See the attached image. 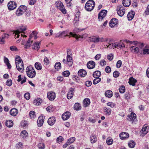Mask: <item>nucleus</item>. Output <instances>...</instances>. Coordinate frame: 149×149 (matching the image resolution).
Here are the masks:
<instances>
[{
	"label": "nucleus",
	"mask_w": 149,
	"mask_h": 149,
	"mask_svg": "<svg viewBox=\"0 0 149 149\" xmlns=\"http://www.w3.org/2000/svg\"><path fill=\"white\" fill-rule=\"evenodd\" d=\"M108 44L109 45H104L105 48H109L111 49L113 47H115L121 49H123L125 47L124 44L121 41H120L119 42H116L112 44H110V43L109 42Z\"/></svg>",
	"instance_id": "nucleus-1"
},
{
	"label": "nucleus",
	"mask_w": 149,
	"mask_h": 149,
	"mask_svg": "<svg viewBox=\"0 0 149 149\" xmlns=\"http://www.w3.org/2000/svg\"><path fill=\"white\" fill-rule=\"evenodd\" d=\"M16 65L17 70L20 72H22L24 70L23 62L20 57L17 56L15 58Z\"/></svg>",
	"instance_id": "nucleus-2"
},
{
	"label": "nucleus",
	"mask_w": 149,
	"mask_h": 149,
	"mask_svg": "<svg viewBox=\"0 0 149 149\" xmlns=\"http://www.w3.org/2000/svg\"><path fill=\"white\" fill-rule=\"evenodd\" d=\"M26 72L27 76L33 78L36 75V73L33 68L31 65L28 66L26 69Z\"/></svg>",
	"instance_id": "nucleus-3"
},
{
	"label": "nucleus",
	"mask_w": 149,
	"mask_h": 149,
	"mask_svg": "<svg viewBox=\"0 0 149 149\" xmlns=\"http://www.w3.org/2000/svg\"><path fill=\"white\" fill-rule=\"evenodd\" d=\"M95 3L94 1L92 0L88 1L85 4V8L86 10L88 11H91L94 8Z\"/></svg>",
	"instance_id": "nucleus-4"
},
{
	"label": "nucleus",
	"mask_w": 149,
	"mask_h": 149,
	"mask_svg": "<svg viewBox=\"0 0 149 149\" xmlns=\"http://www.w3.org/2000/svg\"><path fill=\"white\" fill-rule=\"evenodd\" d=\"M27 10L26 7L24 5L20 6L17 9L16 15L18 16L22 15Z\"/></svg>",
	"instance_id": "nucleus-5"
},
{
	"label": "nucleus",
	"mask_w": 149,
	"mask_h": 149,
	"mask_svg": "<svg viewBox=\"0 0 149 149\" xmlns=\"http://www.w3.org/2000/svg\"><path fill=\"white\" fill-rule=\"evenodd\" d=\"M55 4L56 7L61 11L63 13L65 14L66 13V10L62 2L60 1H57L56 2Z\"/></svg>",
	"instance_id": "nucleus-6"
},
{
	"label": "nucleus",
	"mask_w": 149,
	"mask_h": 149,
	"mask_svg": "<svg viewBox=\"0 0 149 149\" xmlns=\"http://www.w3.org/2000/svg\"><path fill=\"white\" fill-rule=\"evenodd\" d=\"M117 13L118 15L122 17L125 13V9L124 7L121 5H119L117 8Z\"/></svg>",
	"instance_id": "nucleus-7"
},
{
	"label": "nucleus",
	"mask_w": 149,
	"mask_h": 149,
	"mask_svg": "<svg viewBox=\"0 0 149 149\" xmlns=\"http://www.w3.org/2000/svg\"><path fill=\"white\" fill-rule=\"evenodd\" d=\"M107 11L106 10H102L99 14L98 18L99 21H101L106 16L107 13Z\"/></svg>",
	"instance_id": "nucleus-8"
},
{
	"label": "nucleus",
	"mask_w": 149,
	"mask_h": 149,
	"mask_svg": "<svg viewBox=\"0 0 149 149\" xmlns=\"http://www.w3.org/2000/svg\"><path fill=\"white\" fill-rule=\"evenodd\" d=\"M127 116L128 117L127 118L128 121L131 122L132 123H133L134 122L136 121V115L135 113H132L130 115H128Z\"/></svg>",
	"instance_id": "nucleus-9"
},
{
	"label": "nucleus",
	"mask_w": 149,
	"mask_h": 149,
	"mask_svg": "<svg viewBox=\"0 0 149 149\" xmlns=\"http://www.w3.org/2000/svg\"><path fill=\"white\" fill-rule=\"evenodd\" d=\"M17 5L16 3L13 1H10L8 3V8L10 10L15 9L17 7Z\"/></svg>",
	"instance_id": "nucleus-10"
},
{
	"label": "nucleus",
	"mask_w": 149,
	"mask_h": 149,
	"mask_svg": "<svg viewBox=\"0 0 149 149\" xmlns=\"http://www.w3.org/2000/svg\"><path fill=\"white\" fill-rule=\"evenodd\" d=\"M148 131V127L146 126H144L142 130L140 132V135L141 136H143L146 135Z\"/></svg>",
	"instance_id": "nucleus-11"
},
{
	"label": "nucleus",
	"mask_w": 149,
	"mask_h": 149,
	"mask_svg": "<svg viewBox=\"0 0 149 149\" xmlns=\"http://www.w3.org/2000/svg\"><path fill=\"white\" fill-rule=\"evenodd\" d=\"M48 98L51 101L53 100L56 97V94L54 92L51 91L47 93Z\"/></svg>",
	"instance_id": "nucleus-12"
},
{
	"label": "nucleus",
	"mask_w": 149,
	"mask_h": 149,
	"mask_svg": "<svg viewBox=\"0 0 149 149\" xmlns=\"http://www.w3.org/2000/svg\"><path fill=\"white\" fill-rule=\"evenodd\" d=\"M33 42V40L29 38L28 40L27 41L25 44L24 43L22 42V45H24V47L25 49H28L30 47L32 43Z\"/></svg>",
	"instance_id": "nucleus-13"
},
{
	"label": "nucleus",
	"mask_w": 149,
	"mask_h": 149,
	"mask_svg": "<svg viewBox=\"0 0 149 149\" xmlns=\"http://www.w3.org/2000/svg\"><path fill=\"white\" fill-rule=\"evenodd\" d=\"M68 31H63L62 32H59L56 36V37H65L66 36H68Z\"/></svg>",
	"instance_id": "nucleus-14"
},
{
	"label": "nucleus",
	"mask_w": 149,
	"mask_h": 149,
	"mask_svg": "<svg viewBox=\"0 0 149 149\" xmlns=\"http://www.w3.org/2000/svg\"><path fill=\"white\" fill-rule=\"evenodd\" d=\"M118 23V20L117 19L115 18H113L110 22L109 26L113 28Z\"/></svg>",
	"instance_id": "nucleus-15"
},
{
	"label": "nucleus",
	"mask_w": 149,
	"mask_h": 149,
	"mask_svg": "<svg viewBox=\"0 0 149 149\" xmlns=\"http://www.w3.org/2000/svg\"><path fill=\"white\" fill-rule=\"evenodd\" d=\"M44 119V117L43 116H40L38 117L37 121L38 125V127H40L42 125Z\"/></svg>",
	"instance_id": "nucleus-16"
},
{
	"label": "nucleus",
	"mask_w": 149,
	"mask_h": 149,
	"mask_svg": "<svg viewBox=\"0 0 149 149\" xmlns=\"http://www.w3.org/2000/svg\"><path fill=\"white\" fill-rule=\"evenodd\" d=\"M42 102V100L40 98H37L35 99L33 102V104L36 106L40 105Z\"/></svg>",
	"instance_id": "nucleus-17"
},
{
	"label": "nucleus",
	"mask_w": 149,
	"mask_h": 149,
	"mask_svg": "<svg viewBox=\"0 0 149 149\" xmlns=\"http://www.w3.org/2000/svg\"><path fill=\"white\" fill-rule=\"evenodd\" d=\"M95 65V62L93 61H90L87 63V66L89 69L94 68Z\"/></svg>",
	"instance_id": "nucleus-18"
},
{
	"label": "nucleus",
	"mask_w": 149,
	"mask_h": 149,
	"mask_svg": "<svg viewBox=\"0 0 149 149\" xmlns=\"http://www.w3.org/2000/svg\"><path fill=\"white\" fill-rule=\"evenodd\" d=\"M72 56L68 54L67 56V64L69 66H72Z\"/></svg>",
	"instance_id": "nucleus-19"
},
{
	"label": "nucleus",
	"mask_w": 149,
	"mask_h": 149,
	"mask_svg": "<svg viewBox=\"0 0 149 149\" xmlns=\"http://www.w3.org/2000/svg\"><path fill=\"white\" fill-rule=\"evenodd\" d=\"M26 30V29L25 28L21 27L19 29H18L17 30H16L15 31V37H16L17 38H19V34L20 33L24 32V31H25Z\"/></svg>",
	"instance_id": "nucleus-20"
},
{
	"label": "nucleus",
	"mask_w": 149,
	"mask_h": 149,
	"mask_svg": "<svg viewBox=\"0 0 149 149\" xmlns=\"http://www.w3.org/2000/svg\"><path fill=\"white\" fill-rule=\"evenodd\" d=\"M70 112L66 111L63 113L62 116V118L64 120H66L68 119L70 116Z\"/></svg>",
	"instance_id": "nucleus-21"
},
{
	"label": "nucleus",
	"mask_w": 149,
	"mask_h": 149,
	"mask_svg": "<svg viewBox=\"0 0 149 149\" xmlns=\"http://www.w3.org/2000/svg\"><path fill=\"white\" fill-rule=\"evenodd\" d=\"M39 44L40 42H34L32 46V49L34 50L38 51L40 48Z\"/></svg>",
	"instance_id": "nucleus-22"
},
{
	"label": "nucleus",
	"mask_w": 149,
	"mask_h": 149,
	"mask_svg": "<svg viewBox=\"0 0 149 149\" xmlns=\"http://www.w3.org/2000/svg\"><path fill=\"white\" fill-rule=\"evenodd\" d=\"M78 75L81 77H84L86 75L87 72L84 69H80L78 72Z\"/></svg>",
	"instance_id": "nucleus-23"
},
{
	"label": "nucleus",
	"mask_w": 149,
	"mask_h": 149,
	"mask_svg": "<svg viewBox=\"0 0 149 149\" xmlns=\"http://www.w3.org/2000/svg\"><path fill=\"white\" fill-rule=\"evenodd\" d=\"M56 122V119L54 117H52L49 118L48 120V124L51 126L53 125Z\"/></svg>",
	"instance_id": "nucleus-24"
},
{
	"label": "nucleus",
	"mask_w": 149,
	"mask_h": 149,
	"mask_svg": "<svg viewBox=\"0 0 149 149\" xmlns=\"http://www.w3.org/2000/svg\"><path fill=\"white\" fill-rule=\"evenodd\" d=\"M119 136L121 139H124L128 138L129 134L127 133L123 132L120 134Z\"/></svg>",
	"instance_id": "nucleus-25"
},
{
	"label": "nucleus",
	"mask_w": 149,
	"mask_h": 149,
	"mask_svg": "<svg viewBox=\"0 0 149 149\" xmlns=\"http://www.w3.org/2000/svg\"><path fill=\"white\" fill-rule=\"evenodd\" d=\"M74 89L72 88H70L67 94V98L68 99H71L73 97L74 95Z\"/></svg>",
	"instance_id": "nucleus-26"
},
{
	"label": "nucleus",
	"mask_w": 149,
	"mask_h": 149,
	"mask_svg": "<svg viewBox=\"0 0 149 149\" xmlns=\"http://www.w3.org/2000/svg\"><path fill=\"white\" fill-rule=\"evenodd\" d=\"M90 141L92 143H96L97 141V138L96 136L92 134L90 137Z\"/></svg>",
	"instance_id": "nucleus-27"
},
{
	"label": "nucleus",
	"mask_w": 149,
	"mask_h": 149,
	"mask_svg": "<svg viewBox=\"0 0 149 149\" xmlns=\"http://www.w3.org/2000/svg\"><path fill=\"white\" fill-rule=\"evenodd\" d=\"M98 37H96L95 36H92L89 38V40L91 42H93L95 43L99 42Z\"/></svg>",
	"instance_id": "nucleus-28"
},
{
	"label": "nucleus",
	"mask_w": 149,
	"mask_h": 149,
	"mask_svg": "<svg viewBox=\"0 0 149 149\" xmlns=\"http://www.w3.org/2000/svg\"><path fill=\"white\" fill-rule=\"evenodd\" d=\"M135 13L134 11H131L129 12L127 15V17L128 20H132L134 16Z\"/></svg>",
	"instance_id": "nucleus-29"
},
{
	"label": "nucleus",
	"mask_w": 149,
	"mask_h": 149,
	"mask_svg": "<svg viewBox=\"0 0 149 149\" xmlns=\"http://www.w3.org/2000/svg\"><path fill=\"white\" fill-rule=\"evenodd\" d=\"M130 49L131 51L135 54H137L139 50L138 47L134 46L131 47Z\"/></svg>",
	"instance_id": "nucleus-30"
},
{
	"label": "nucleus",
	"mask_w": 149,
	"mask_h": 149,
	"mask_svg": "<svg viewBox=\"0 0 149 149\" xmlns=\"http://www.w3.org/2000/svg\"><path fill=\"white\" fill-rule=\"evenodd\" d=\"M90 103V101L88 98L85 99L83 101V106L86 107L88 106Z\"/></svg>",
	"instance_id": "nucleus-31"
},
{
	"label": "nucleus",
	"mask_w": 149,
	"mask_h": 149,
	"mask_svg": "<svg viewBox=\"0 0 149 149\" xmlns=\"http://www.w3.org/2000/svg\"><path fill=\"white\" fill-rule=\"evenodd\" d=\"M37 33L36 31H33L32 33L30 35L29 38L33 40V38H34V39H36L37 38Z\"/></svg>",
	"instance_id": "nucleus-32"
},
{
	"label": "nucleus",
	"mask_w": 149,
	"mask_h": 149,
	"mask_svg": "<svg viewBox=\"0 0 149 149\" xmlns=\"http://www.w3.org/2000/svg\"><path fill=\"white\" fill-rule=\"evenodd\" d=\"M10 114L13 116H15L18 113L17 110L15 108L12 109L10 111Z\"/></svg>",
	"instance_id": "nucleus-33"
},
{
	"label": "nucleus",
	"mask_w": 149,
	"mask_h": 149,
	"mask_svg": "<svg viewBox=\"0 0 149 149\" xmlns=\"http://www.w3.org/2000/svg\"><path fill=\"white\" fill-rule=\"evenodd\" d=\"M101 74V72L98 70L95 71L93 74V76L95 78H100Z\"/></svg>",
	"instance_id": "nucleus-34"
},
{
	"label": "nucleus",
	"mask_w": 149,
	"mask_h": 149,
	"mask_svg": "<svg viewBox=\"0 0 149 149\" xmlns=\"http://www.w3.org/2000/svg\"><path fill=\"white\" fill-rule=\"evenodd\" d=\"M6 126L9 127H12L13 125V123L12 120H6L5 123Z\"/></svg>",
	"instance_id": "nucleus-35"
},
{
	"label": "nucleus",
	"mask_w": 149,
	"mask_h": 149,
	"mask_svg": "<svg viewBox=\"0 0 149 149\" xmlns=\"http://www.w3.org/2000/svg\"><path fill=\"white\" fill-rule=\"evenodd\" d=\"M130 0H123V4L124 6L127 7L130 5Z\"/></svg>",
	"instance_id": "nucleus-36"
},
{
	"label": "nucleus",
	"mask_w": 149,
	"mask_h": 149,
	"mask_svg": "<svg viewBox=\"0 0 149 149\" xmlns=\"http://www.w3.org/2000/svg\"><path fill=\"white\" fill-rule=\"evenodd\" d=\"M137 81L133 78L130 79L129 83L130 85L134 86L135 85V83H136Z\"/></svg>",
	"instance_id": "nucleus-37"
},
{
	"label": "nucleus",
	"mask_w": 149,
	"mask_h": 149,
	"mask_svg": "<svg viewBox=\"0 0 149 149\" xmlns=\"http://www.w3.org/2000/svg\"><path fill=\"white\" fill-rule=\"evenodd\" d=\"M104 112L106 113V114L107 115H110L111 110V109L109 108L104 107Z\"/></svg>",
	"instance_id": "nucleus-38"
},
{
	"label": "nucleus",
	"mask_w": 149,
	"mask_h": 149,
	"mask_svg": "<svg viewBox=\"0 0 149 149\" xmlns=\"http://www.w3.org/2000/svg\"><path fill=\"white\" fill-rule=\"evenodd\" d=\"M28 134L26 130H23L21 132L20 136L23 138H25L28 136Z\"/></svg>",
	"instance_id": "nucleus-39"
},
{
	"label": "nucleus",
	"mask_w": 149,
	"mask_h": 149,
	"mask_svg": "<svg viewBox=\"0 0 149 149\" xmlns=\"http://www.w3.org/2000/svg\"><path fill=\"white\" fill-rule=\"evenodd\" d=\"M35 68L38 70H40L42 69V66L41 63L38 62H36L35 64Z\"/></svg>",
	"instance_id": "nucleus-40"
},
{
	"label": "nucleus",
	"mask_w": 149,
	"mask_h": 149,
	"mask_svg": "<svg viewBox=\"0 0 149 149\" xmlns=\"http://www.w3.org/2000/svg\"><path fill=\"white\" fill-rule=\"evenodd\" d=\"M81 107L80 104L78 103H76L74 105V108L75 110H81Z\"/></svg>",
	"instance_id": "nucleus-41"
},
{
	"label": "nucleus",
	"mask_w": 149,
	"mask_h": 149,
	"mask_svg": "<svg viewBox=\"0 0 149 149\" xmlns=\"http://www.w3.org/2000/svg\"><path fill=\"white\" fill-rule=\"evenodd\" d=\"M105 96L108 97H111L112 96V92L110 90H108L105 93Z\"/></svg>",
	"instance_id": "nucleus-42"
},
{
	"label": "nucleus",
	"mask_w": 149,
	"mask_h": 149,
	"mask_svg": "<svg viewBox=\"0 0 149 149\" xmlns=\"http://www.w3.org/2000/svg\"><path fill=\"white\" fill-rule=\"evenodd\" d=\"M113 140L111 137H109L107 139L106 143L109 145H110L113 143Z\"/></svg>",
	"instance_id": "nucleus-43"
},
{
	"label": "nucleus",
	"mask_w": 149,
	"mask_h": 149,
	"mask_svg": "<svg viewBox=\"0 0 149 149\" xmlns=\"http://www.w3.org/2000/svg\"><path fill=\"white\" fill-rule=\"evenodd\" d=\"M55 69L57 70L60 69L61 68V64L60 62L56 63L54 65Z\"/></svg>",
	"instance_id": "nucleus-44"
},
{
	"label": "nucleus",
	"mask_w": 149,
	"mask_h": 149,
	"mask_svg": "<svg viewBox=\"0 0 149 149\" xmlns=\"http://www.w3.org/2000/svg\"><path fill=\"white\" fill-rule=\"evenodd\" d=\"M35 113L34 111H31L30 112L29 115L31 119H34L36 117Z\"/></svg>",
	"instance_id": "nucleus-45"
},
{
	"label": "nucleus",
	"mask_w": 149,
	"mask_h": 149,
	"mask_svg": "<svg viewBox=\"0 0 149 149\" xmlns=\"http://www.w3.org/2000/svg\"><path fill=\"white\" fill-rule=\"evenodd\" d=\"M46 110L49 112H52L54 110V108L52 105H50L47 107L46 108Z\"/></svg>",
	"instance_id": "nucleus-46"
},
{
	"label": "nucleus",
	"mask_w": 149,
	"mask_h": 149,
	"mask_svg": "<svg viewBox=\"0 0 149 149\" xmlns=\"http://www.w3.org/2000/svg\"><path fill=\"white\" fill-rule=\"evenodd\" d=\"M125 87L123 85L121 86L119 88V92L121 93H124L125 91Z\"/></svg>",
	"instance_id": "nucleus-47"
},
{
	"label": "nucleus",
	"mask_w": 149,
	"mask_h": 149,
	"mask_svg": "<svg viewBox=\"0 0 149 149\" xmlns=\"http://www.w3.org/2000/svg\"><path fill=\"white\" fill-rule=\"evenodd\" d=\"M135 145L134 142L133 141H130L128 143V146L130 148H134Z\"/></svg>",
	"instance_id": "nucleus-48"
},
{
	"label": "nucleus",
	"mask_w": 149,
	"mask_h": 149,
	"mask_svg": "<svg viewBox=\"0 0 149 149\" xmlns=\"http://www.w3.org/2000/svg\"><path fill=\"white\" fill-rule=\"evenodd\" d=\"M101 79L100 78H95V79L93 81V83L95 85L100 81Z\"/></svg>",
	"instance_id": "nucleus-49"
},
{
	"label": "nucleus",
	"mask_w": 149,
	"mask_h": 149,
	"mask_svg": "<svg viewBox=\"0 0 149 149\" xmlns=\"http://www.w3.org/2000/svg\"><path fill=\"white\" fill-rule=\"evenodd\" d=\"M75 137H72L69 139L67 142H68V144H69L70 145L71 143L74 142L75 141Z\"/></svg>",
	"instance_id": "nucleus-50"
},
{
	"label": "nucleus",
	"mask_w": 149,
	"mask_h": 149,
	"mask_svg": "<svg viewBox=\"0 0 149 149\" xmlns=\"http://www.w3.org/2000/svg\"><path fill=\"white\" fill-rule=\"evenodd\" d=\"M98 40L99 42H107L108 40V39L107 38H104L103 37H102L101 38H100L98 37Z\"/></svg>",
	"instance_id": "nucleus-51"
},
{
	"label": "nucleus",
	"mask_w": 149,
	"mask_h": 149,
	"mask_svg": "<svg viewBox=\"0 0 149 149\" xmlns=\"http://www.w3.org/2000/svg\"><path fill=\"white\" fill-rule=\"evenodd\" d=\"M21 125L22 127H25L28 125V123L27 121H23L21 123Z\"/></svg>",
	"instance_id": "nucleus-52"
},
{
	"label": "nucleus",
	"mask_w": 149,
	"mask_h": 149,
	"mask_svg": "<svg viewBox=\"0 0 149 149\" xmlns=\"http://www.w3.org/2000/svg\"><path fill=\"white\" fill-rule=\"evenodd\" d=\"M62 74L64 76L67 77H68L70 75V72L66 70L64 71Z\"/></svg>",
	"instance_id": "nucleus-53"
},
{
	"label": "nucleus",
	"mask_w": 149,
	"mask_h": 149,
	"mask_svg": "<svg viewBox=\"0 0 149 149\" xmlns=\"http://www.w3.org/2000/svg\"><path fill=\"white\" fill-rule=\"evenodd\" d=\"M63 138L62 136H60L57 138L56 141L57 143H60L63 141Z\"/></svg>",
	"instance_id": "nucleus-54"
},
{
	"label": "nucleus",
	"mask_w": 149,
	"mask_h": 149,
	"mask_svg": "<svg viewBox=\"0 0 149 149\" xmlns=\"http://www.w3.org/2000/svg\"><path fill=\"white\" fill-rule=\"evenodd\" d=\"M24 97L27 100H29L30 97V94L29 93H27L24 95Z\"/></svg>",
	"instance_id": "nucleus-55"
},
{
	"label": "nucleus",
	"mask_w": 149,
	"mask_h": 149,
	"mask_svg": "<svg viewBox=\"0 0 149 149\" xmlns=\"http://www.w3.org/2000/svg\"><path fill=\"white\" fill-rule=\"evenodd\" d=\"M126 41L127 43H130L131 44H132L133 43L134 45H136L137 46H138V44L140 43H139L137 41H134L133 42H132L129 40H126Z\"/></svg>",
	"instance_id": "nucleus-56"
},
{
	"label": "nucleus",
	"mask_w": 149,
	"mask_h": 149,
	"mask_svg": "<svg viewBox=\"0 0 149 149\" xmlns=\"http://www.w3.org/2000/svg\"><path fill=\"white\" fill-rule=\"evenodd\" d=\"M44 64L46 65H47L49 64V61L47 58L46 57L45 58L44 60Z\"/></svg>",
	"instance_id": "nucleus-57"
},
{
	"label": "nucleus",
	"mask_w": 149,
	"mask_h": 149,
	"mask_svg": "<svg viewBox=\"0 0 149 149\" xmlns=\"http://www.w3.org/2000/svg\"><path fill=\"white\" fill-rule=\"evenodd\" d=\"M106 62L104 60H101L100 62V64L102 66L106 65Z\"/></svg>",
	"instance_id": "nucleus-58"
},
{
	"label": "nucleus",
	"mask_w": 149,
	"mask_h": 149,
	"mask_svg": "<svg viewBox=\"0 0 149 149\" xmlns=\"http://www.w3.org/2000/svg\"><path fill=\"white\" fill-rule=\"evenodd\" d=\"M113 54H111L108 55L107 58L109 60L111 61L113 58Z\"/></svg>",
	"instance_id": "nucleus-59"
},
{
	"label": "nucleus",
	"mask_w": 149,
	"mask_h": 149,
	"mask_svg": "<svg viewBox=\"0 0 149 149\" xmlns=\"http://www.w3.org/2000/svg\"><path fill=\"white\" fill-rule=\"evenodd\" d=\"M38 148L40 149H43L45 148V146L43 143H40L38 145Z\"/></svg>",
	"instance_id": "nucleus-60"
},
{
	"label": "nucleus",
	"mask_w": 149,
	"mask_h": 149,
	"mask_svg": "<svg viewBox=\"0 0 149 149\" xmlns=\"http://www.w3.org/2000/svg\"><path fill=\"white\" fill-rule=\"evenodd\" d=\"M6 84L7 86H10L12 85V81L11 79L8 80L7 81Z\"/></svg>",
	"instance_id": "nucleus-61"
},
{
	"label": "nucleus",
	"mask_w": 149,
	"mask_h": 149,
	"mask_svg": "<svg viewBox=\"0 0 149 149\" xmlns=\"http://www.w3.org/2000/svg\"><path fill=\"white\" fill-rule=\"evenodd\" d=\"M143 53L144 54H149V49L146 48L143 50Z\"/></svg>",
	"instance_id": "nucleus-62"
},
{
	"label": "nucleus",
	"mask_w": 149,
	"mask_h": 149,
	"mask_svg": "<svg viewBox=\"0 0 149 149\" xmlns=\"http://www.w3.org/2000/svg\"><path fill=\"white\" fill-rule=\"evenodd\" d=\"M113 76L114 77H118L119 74V72L118 71H115L113 73Z\"/></svg>",
	"instance_id": "nucleus-63"
},
{
	"label": "nucleus",
	"mask_w": 149,
	"mask_h": 149,
	"mask_svg": "<svg viewBox=\"0 0 149 149\" xmlns=\"http://www.w3.org/2000/svg\"><path fill=\"white\" fill-rule=\"evenodd\" d=\"M122 64V61L120 60L118 61L116 63V67L117 68H119L120 67Z\"/></svg>",
	"instance_id": "nucleus-64"
}]
</instances>
